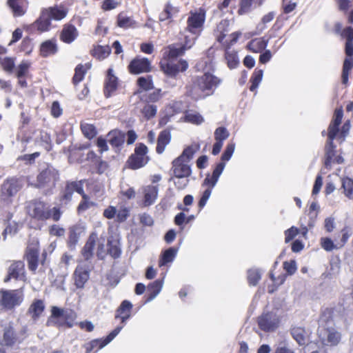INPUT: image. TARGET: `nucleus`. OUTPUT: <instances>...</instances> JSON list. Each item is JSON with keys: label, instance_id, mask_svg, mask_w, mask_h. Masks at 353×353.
<instances>
[{"label": "nucleus", "instance_id": "obj_31", "mask_svg": "<svg viewBox=\"0 0 353 353\" xmlns=\"http://www.w3.org/2000/svg\"><path fill=\"white\" fill-rule=\"evenodd\" d=\"M230 31V21L228 19H222L216 26L214 30V34L216 40L219 43H224V39Z\"/></svg>", "mask_w": 353, "mask_h": 353}, {"label": "nucleus", "instance_id": "obj_63", "mask_svg": "<svg viewBox=\"0 0 353 353\" xmlns=\"http://www.w3.org/2000/svg\"><path fill=\"white\" fill-rule=\"evenodd\" d=\"M300 230L295 226H292L289 229L285 230V243H288L292 241L299 233Z\"/></svg>", "mask_w": 353, "mask_h": 353}, {"label": "nucleus", "instance_id": "obj_42", "mask_svg": "<svg viewBox=\"0 0 353 353\" xmlns=\"http://www.w3.org/2000/svg\"><path fill=\"white\" fill-rule=\"evenodd\" d=\"M179 12V9L173 6L170 2L165 3L163 11L159 14V20L160 21H172V17Z\"/></svg>", "mask_w": 353, "mask_h": 353}, {"label": "nucleus", "instance_id": "obj_38", "mask_svg": "<svg viewBox=\"0 0 353 353\" xmlns=\"http://www.w3.org/2000/svg\"><path fill=\"white\" fill-rule=\"evenodd\" d=\"M137 85L138 90L135 92V94H141L143 91H148L154 89V83L152 75L145 77H140L137 80Z\"/></svg>", "mask_w": 353, "mask_h": 353}, {"label": "nucleus", "instance_id": "obj_61", "mask_svg": "<svg viewBox=\"0 0 353 353\" xmlns=\"http://www.w3.org/2000/svg\"><path fill=\"white\" fill-rule=\"evenodd\" d=\"M261 274L256 270H249L248 272V282L250 285H256L261 280Z\"/></svg>", "mask_w": 353, "mask_h": 353}, {"label": "nucleus", "instance_id": "obj_18", "mask_svg": "<svg viewBox=\"0 0 353 353\" xmlns=\"http://www.w3.org/2000/svg\"><path fill=\"white\" fill-rule=\"evenodd\" d=\"M11 279L25 280V264L22 261H13L7 270V275L4 278V283H8Z\"/></svg>", "mask_w": 353, "mask_h": 353}, {"label": "nucleus", "instance_id": "obj_39", "mask_svg": "<svg viewBox=\"0 0 353 353\" xmlns=\"http://www.w3.org/2000/svg\"><path fill=\"white\" fill-rule=\"evenodd\" d=\"M107 252L113 259H116L120 257L121 254V249L119 240L111 236L108 239Z\"/></svg>", "mask_w": 353, "mask_h": 353}, {"label": "nucleus", "instance_id": "obj_47", "mask_svg": "<svg viewBox=\"0 0 353 353\" xmlns=\"http://www.w3.org/2000/svg\"><path fill=\"white\" fill-rule=\"evenodd\" d=\"M322 135L327 136V141L325 147V165L326 167L329 166L331 163V123L328 125L327 132L323 130L322 132Z\"/></svg>", "mask_w": 353, "mask_h": 353}, {"label": "nucleus", "instance_id": "obj_55", "mask_svg": "<svg viewBox=\"0 0 353 353\" xmlns=\"http://www.w3.org/2000/svg\"><path fill=\"white\" fill-rule=\"evenodd\" d=\"M286 277H287L286 274H284L279 275L278 277H275L274 274L272 272H270V278L272 281V282L274 283V285H276V286H274V285L268 286V292L270 294L273 293L276 290L277 286L283 284L285 282Z\"/></svg>", "mask_w": 353, "mask_h": 353}, {"label": "nucleus", "instance_id": "obj_41", "mask_svg": "<svg viewBox=\"0 0 353 353\" xmlns=\"http://www.w3.org/2000/svg\"><path fill=\"white\" fill-rule=\"evenodd\" d=\"M3 342L6 346L12 347L19 343L17 334L12 326L6 327L3 330Z\"/></svg>", "mask_w": 353, "mask_h": 353}, {"label": "nucleus", "instance_id": "obj_58", "mask_svg": "<svg viewBox=\"0 0 353 353\" xmlns=\"http://www.w3.org/2000/svg\"><path fill=\"white\" fill-rule=\"evenodd\" d=\"M85 73L86 70L83 65L78 64L74 69V74L72 77V83L76 85L80 83L84 79Z\"/></svg>", "mask_w": 353, "mask_h": 353}, {"label": "nucleus", "instance_id": "obj_6", "mask_svg": "<svg viewBox=\"0 0 353 353\" xmlns=\"http://www.w3.org/2000/svg\"><path fill=\"white\" fill-rule=\"evenodd\" d=\"M341 39H345V52L347 57L343 61L342 70V83L347 84L350 71L353 68V28L349 26L344 28L343 32L339 35Z\"/></svg>", "mask_w": 353, "mask_h": 353}, {"label": "nucleus", "instance_id": "obj_46", "mask_svg": "<svg viewBox=\"0 0 353 353\" xmlns=\"http://www.w3.org/2000/svg\"><path fill=\"white\" fill-rule=\"evenodd\" d=\"M81 232V228L79 225H73L69 228L68 245L70 248L75 247Z\"/></svg>", "mask_w": 353, "mask_h": 353}, {"label": "nucleus", "instance_id": "obj_13", "mask_svg": "<svg viewBox=\"0 0 353 353\" xmlns=\"http://www.w3.org/2000/svg\"><path fill=\"white\" fill-rule=\"evenodd\" d=\"M161 70L168 77L176 78L179 72H183L188 68V63L185 59H179L176 63L172 60L162 59L159 63Z\"/></svg>", "mask_w": 353, "mask_h": 353}, {"label": "nucleus", "instance_id": "obj_3", "mask_svg": "<svg viewBox=\"0 0 353 353\" xmlns=\"http://www.w3.org/2000/svg\"><path fill=\"white\" fill-rule=\"evenodd\" d=\"M23 187L22 177L10 176L5 179L0 186V207L10 208Z\"/></svg>", "mask_w": 353, "mask_h": 353}, {"label": "nucleus", "instance_id": "obj_56", "mask_svg": "<svg viewBox=\"0 0 353 353\" xmlns=\"http://www.w3.org/2000/svg\"><path fill=\"white\" fill-rule=\"evenodd\" d=\"M31 63L28 61H22L16 69L17 77H26L29 73Z\"/></svg>", "mask_w": 353, "mask_h": 353}, {"label": "nucleus", "instance_id": "obj_28", "mask_svg": "<svg viewBox=\"0 0 353 353\" xmlns=\"http://www.w3.org/2000/svg\"><path fill=\"white\" fill-rule=\"evenodd\" d=\"M186 51L181 43H172L164 48L163 59L172 60L183 56Z\"/></svg>", "mask_w": 353, "mask_h": 353}, {"label": "nucleus", "instance_id": "obj_64", "mask_svg": "<svg viewBox=\"0 0 353 353\" xmlns=\"http://www.w3.org/2000/svg\"><path fill=\"white\" fill-rule=\"evenodd\" d=\"M32 40L28 37L23 38L20 45V51L29 54L32 51Z\"/></svg>", "mask_w": 353, "mask_h": 353}, {"label": "nucleus", "instance_id": "obj_4", "mask_svg": "<svg viewBox=\"0 0 353 353\" xmlns=\"http://www.w3.org/2000/svg\"><path fill=\"white\" fill-rule=\"evenodd\" d=\"M60 180V173L52 166L48 165L37 175L36 181L32 186L42 190L45 195L51 194Z\"/></svg>", "mask_w": 353, "mask_h": 353}, {"label": "nucleus", "instance_id": "obj_43", "mask_svg": "<svg viewBox=\"0 0 353 353\" xmlns=\"http://www.w3.org/2000/svg\"><path fill=\"white\" fill-rule=\"evenodd\" d=\"M163 279H157L150 283L147 288V301H152L161 290L163 287Z\"/></svg>", "mask_w": 353, "mask_h": 353}, {"label": "nucleus", "instance_id": "obj_44", "mask_svg": "<svg viewBox=\"0 0 353 353\" xmlns=\"http://www.w3.org/2000/svg\"><path fill=\"white\" fill-rule=\"evenodd\" d=\"M291 334L299 345H304L306 344L307 336L304 328L301 327H293L291 330Z\"/></svg>", "mask_w": 353, "mask_h": 353}, {"label": "nucleus", "instance_id": "obj_11", "mask_svg": "<svg viewBox=\"0 0 353 353\" xmlns=\"http://www.w3.org/2000/svg\"><path fill=\"white\" fill-rule=\"evenodd\" d=\"M40 246L37 240L30 241L25 250L23 259L27 261L28 270L35 274L41 261L39 259Z\"/></svg>", "mask_w": 353, "mask_h": 353}, {"label": "nucleus", "instance_id": "obj_33", "mask_svg": "<svg viewBox=\"0 0 353 353\" xmlns=\"http://www.w3.org/2000/svg\"><path fill=\"white\" fill-rule=\"evenodd\" d=\"M45 310L44 301L41 299H34L28 309V314L33 320H37Z\"/></svg>", "mask_w": 353, "mask_h": 353}, {"label": "nucleus", "instance_id": "obj_45", "mask_svg": "<svg viewBox=\"0 0 353 353\" xmlns=\"http://www.w3.org/2000/svg\"><path fill=\"white\" fill-rule=\"evenodd\" d=\"M163 96L160 88L154 89L152 92L144 94L140 97V100L143 102L150 103L159 101Z\"/></svg>", "mask_w": 353, "mask_h": 353}, {"label": "nucleus", "instance_id": "obj_27", "mask_svg": "<svg viewBox=\"0 0 353 353\" xmlns=\"http://www.w3.org/2000/svg\"><path fill=\"white\" fill-rule=\"evenodd\" d=\"M225 168V163L219 162L217 163L213 170L212 174H208L206 177L205 178L203 185L207 186V189H210L212 191L213 188L215 186L217 183L221 173L223 172Z\"/></svg>", "mask_w": 353, "mask_h": 353}, {"label": "nucleus", "instance_id": "obj_35", "mask_svg": "<svg viewBox=\"0 0 353 353\" xmlns=\"http://www.w3.org/2000/svg\"><path fill=\"white\" fill-rule=\"evenodd\" d=\"M171 141V133L169 130H163L160 132L158 138L157 143L156 147V152L157 154H162L167 145L170 143Z\"/></svg>", "mask_w": 353, "mask_h": 353}, {"label": "nucleus", "instance_id": "obj_37", "mask_svg": "<svg viewBox=\"0 0 353 353\" xmlns=\"http://www.w3.org/2000/svg\"><path fill=\"white\" fill-rule=\"evenodd\" d=\"M177 254V249L171 247L163 251L160 255L159 260V267L162 268L166 266L174 261Z\"/></svg>", "mask_w": 353, "mask_h": 353}, {"label": "nucleus", "instance_id": "obj_19", "mask_svg": "<svg viewBox=\"0 0 353 353\" xmlns=\"http://www.w3.org/2000/svg\"><path fill=\"white\" fill-rule=\"evenodd\" d=\"M171 171L174 178H188L192 173L188 162L178 157L172 161Z\"/></svg>", "mask_w": 353, "mask_h": 353}, {"label": "nucleus", "instance_id": "obj_29", "mask_svg": "<svg viewBox=\"0 0 353 353\" xmlns=\"http://www.w3.org/2000/svg\"><path fill=\"white\" fill-rule=\"evenodd\" d=\"M97 239V233L92 232L89 236L87 241L85 242L84 246L81 249V254L85 261H88L92 258Z\"/></svg>", "mask_w": 353, "mask_h": 353}, {"label": "nucleus", "instance_id": "obj_50", "mask_svg": "<svg viewBox=\"0 0 353 353\" xmlns=\"http://www.w3.org/2000/svg\"><path fill=\"white\" fill-rule=\"evenodd\" d=\"M14 57H0V66L3 71L8 73H12L15 68Z\"/></svg>", "mask_w": 353, "mask_h": 353}, {"label": "nucleus", "instance_id": "obj_20", "mask_svg": "<svg viewBox=\"0 0 353 353\" xmlns=\"http://www.w3.org/2000/svg\"><path fill=\"white\" fill-rule=\"evenodd\" d=\"M90 272L91 269L88 265L83 264L77 266L73 274L74 285L77 288L83 289L84 288L85 284L90 279Z\"/></svg>", "mask_w": 353, "mask_h": 353}, {"label": "nucleus", "instance_id": "obj_34", "mask_svg": "<svg viewBox=\"0 0 353 353\" xmlns=\"http://www.w3.org/2000/svg\"><path fill=\"white\" fill-rule=\"evenodd\" d=\"M269 38L267 37H262L252 39L247 45V48L255 53L261 52L268 46Z\"/></svg>", "mask_w": 353, "mask_h": 353}, {"label": "nucleus", "instance_id": "obj_5", "mask_svg": "<svg viewBox=\"0 0 353 353\" xmlns=\"http://www.w3.org/2000/svg\"><path fill=\"white\" fill-rule=\"evenodd\" d=\"M221 79L217 77L209 72H205L201 76L193 78L190 92L192 94L210 95L221 83Z\"/></svg>", "mask_w": 353, "mask_h": 353}, {"label": "nucleus", "instance_id": "obj_7", "mask_svg": "<svg viewBox=\"0 0 353 353\" xmlns=\"http://www.w3.org/2000/svg\"><path fill=\"white\" fill-rule=\"evenodd\" d=\"M206 18V10L203 8H199L189 12L186 21L185 30L192 35L199 37L204 29Z\"/></svg>", "mask_w": 353, "mask_h": 353}, {"label": "nucleus", "instance_id": "obj_49", "mask_svg": "<svg viewBox=\"0 0 353 353\" xmlns=\"http://www.w3.org/2000/svg\"><path fill=\"white\" fill-rule=\"evenodd\" d=\"M111 52L108 46H97L92 51V55L99 60H103L107 58Z\"/></svg>", "mask_w": 353, "mask_h": 353}, {"label": "nucleus", "instance_id": "obj_1", "mask_svg": "<svg viewBox=\"0 0 353 353\" xmlns=\"http://www.w3.org/2000/svg\"><path fill=\"white\" fill-rule=\"evenodd\" d=\"M68 8L63 4H54L41 9L39 16L32 23L25 24L23 29L32 35H40L52 29V21H60L68 14Z\"/></svg>", "mask_w": 353, "mask_h": 353}, {"label": "nucleus", "instance_id": "obj_53", "mask_svg": "<svg viewBox=\"0 0 353 353\" xmlns=\"http://www.w3.org/2000/svg\"><path fill=\"white\" fill-rule=\"evenodd\" d=\"M141 112L146 120H150L156 116L157 107L156 105L146 103L141 109Z\"/></svg>", "mask_w": 353, "mask_h": 353}, {"label": "nucleus", "instance_id": "obj_26", "mask_svg": "<svg viewBox=\"0 0 353 353\" xmlns=\"http://www.w3.org/2000/svg\"><path fill=\"white\" fill-rule=\"evenodd\" d=\"M132 307L133 305L130 301L124 300L117 309L114 319L121 321L122 324L121 326L123 327L126 321L130 318Z\"/></svg>", "mask_w": 353, "mask_h": 353}, {"label": "nucleus", "instance_id": "obj_9", "mask_svg": "<svg viewBox=\"0 0 353 353\" xmlns=\"http://www.w3.org/2000/svg\"><path fill=\"white\" fill-rule=\"evenodd\" d=\"M24 299L23 288L16 290H0V306L11 310L19 306Z\"/></svg>", "mask_w": 353, "mask_h": 353}, {"label": "nucleus", "instance_id": "obj_40", "mask_svg": "<svg viewBox=\"0 0 353 353\" xmlns=\"http://www.w3.org/2000/svg\"><path fill=\"white\" fill-rule=\"evenodd\" d=\"M108 141L113 148H120L125 142V134L118 130H111L108 134Z\"/></svg>", "mask_w": 353, "mask_h": 353}, {"label": "nucleus", "instance_id": "obj_48", "mask_svg": "<svg viewBox=\"0 0 353 353\" xmlns=\"http://www.w3.org/2000/svg\"><path fill=\"white\" fill-rule=\"evenodd\" d=\"M351 234L347 230L343 229L338 236H335L334 241L332 240V249L342 248Z\"/></svg>", "mask_w": 353, "mask_h": 353}, {"label": "nucleus", "instance_id": "obj_24", "mask_svg": "<svg viewBox=\"0 0 353 353\" xmlns=\"http://www.w3.org/2000/svg\"><path fill=\"white\" fill-rule=\"evenodd\" d=\"M59 50L56 38L45 40L39 46V55L43 58H47L55 55Z\"/></svg>", "mask_w": 353, "mask_h": 353}, {"label": "nucleus", "instance_id": "obj_14", "mask_svg": "<svg viewBox=\"0 0 353 353\" xmlns=\"http://www.w3.org/2000/svg\"><path fill=\"white\" fill-rule=\"evenodd\" d=\"M83 181H66L65 185L59 196L61 205H68L72 200L74 192L79 194H83Z\"/></svg>", "mask_w": 353, "mask_h": 353}, {"label": "nucleus", "instance_id": "obj_15", "mask_svg": "<svg viewBox=\"0 0 353 353\" xmlns=\"http://www.w3.org/2000/svg\"><path fill=\"white\" fill-rule=\"evenodd\" d=\"M257 324L263 332H274L279 327L280 319L276 314L272 312H263L258 316Z\"/></svg>", "mask_w": 353, "mask_h": 353}, {"label": "nucleus", "instance_id": "obj_16", "mask_svg": "<svg viewBox=\"0 0 353 353\" xmlns=\"http://www.w3.org/2000/svg\"><path fill=\"white\" fill-rule=\"evenodd\" d=\"M128 71L130 74L137 75L148 73L152 70L151 61L146 57L136 56L129 63Z\"/></svg>", "mask_w": 353, "mask_h": 353}, {"label": "nucleus", "instance_id": "obj_8", "mask_svg": "<svg viewBox=\"0 0 353 353\" xmlns=\"http://www.w3.org/2000/svg\"><path fill=\"white\" fill-rule=\"evenodd\" d=\"M148 148L143 143L136 145L134 152L131 154L125 162L127 168L136 170L145 167L150 160L148 155Z\"/></svg>", "mask_w": 353, "mask_h": 353}, {"label": "nucleus", "instance_id": "obj_32", "mask_svg": "<svg viewBox=\"0 0 353 353\" xmlns=\"http://www.w3.org/2000/svg\"><path fill=\"white\" fill-rule=\"evenodd\" d=\"M116 25L122 29L135 28L137 27V23L134 18L128 16L124 12H121L117 14Z\"/></svg>", "mask_w": 353, "mask_h": 353}, {"label": "nucleus", "instance_id": "obj_30", "mask_svg": "<svg viewBox=\"0 0 353 353\" xmlns=\"http://www.w3.org/2000/svg\"><path fill=\"white\" fill-rule=\"evenodd\" d=\"M264 1L265 0H239L237 13L239 15L247 14L252 12L254 6H261Z\"/></svg>", "mask_w": 353, "mask_h": 353}, {"label": "nucleus", "instance_id": "obj_17", "mask_svg": "<svg viewBox=\"0 0 353 353\" xmlns=\"http://www.w3.org/2000/svg\"><path fill=\"white\" fill-rule=\"evenodd\" d=\"M123 326H117L105 338L96 339L84 345L85 353H95L108 345L120 332Z\"/></svg>", "mask_w": 353, "mask_h": 353}, {"label": "nucleus", "instance_id": "obj_59", "mask_svg": "<svg viewBox=\"0 0 353 353\" xmlns=\"http://www.w3.org/2000/svg\"><path fill=\"white\" fill-rule=\"evenodd\" d=\"M82 197V200L80 201L78 207H77V212L78 214H81L87 210H88L91 206L94 205L92 202H90L89 196L85 194L83 192V194H80Z\"/></svg>", "mask_w": 353, "mask_h": 353}, {"label": "nucleus", "instance_id": "obj_60", "mask_svg": "<svg viewBox=\"0 0 353 353\" xmlns=\"http://www.w3.org/2000/svg\"><path fill=\"white\" fill-rule=\"evenodd\" d=\"M342 188L345 196L353 199V181L350 178L343 179Z\"/></svg>", "mask_w": 353, "mask_h": 353}, {"label": "nucleus", "instance_id": "obj_52", "mask_svg": "<svg viewBox=\"0 0 353 353\" xmlns=\"http://www.w3.org/2000/svg\"><path fill=\"white\" fill-rule=\"evenodd\" d=\"M80 128L84 137L90 140L95 137L97 134V129L92 124L81 123Z\"/></svg>", "mask_w": 353, "mask_h": 353}, {"label": "nucleus", "instance_id": "obj_21", "mask_svg": "<svg viewBox=\"0 0 353 353\" xmlns=\"http://www.w3.org/2000/svg\"><path fill=\"white\" fill-rule=\"evenodd\" d=\"M6 5L14 17L26 14L29 7L28 0H7Z\"/></svg>", "mask_w": 353, "mask_h": 353}, {"label": "nucleus", "instance_id": "obj_10", "mask_svg": "<svg viewBox=\"0 0 353 353\" xmlns=\"http://www.w3.org/2000/svg\"><path fill=\"white\" fill-rule=\"evenodd\" d=\"M241 35V32H234L230 34V39L226 40L224 43H223V48L225 51L224 57L226 61L227 66L230 70L236 68L239 65L237 52L235 50H230V48L238 41Z\"/></svg>", "mask_w": 353, "mask_h": 353}, {"label": "nucleus", "instance_id": "obj_22", "mask_svg": "<svg viewBox=\"0 0 353 353\" xmlns=\"http://www.w3.org/2000/svg\"><path fill=\"white\" fill-rule=\"evenodd\" d=\"M79 36V31L71 23H66L63 26L59 33V39L64 43H72Z\"/></svg>", "mask_w": 353, "mask_h": 353}, {"label": "nucleus", "instance_id": "obj_25", "mask_svg": "<svg viewBox=\"0 0 353 353\" xmlns=\"http://www.w3.org/2000/svg\"><path fill=\"white\" fill-rule=\"evenodd\" d=\"M214 135L215 143L212 147V154L215 156L220 152L223 141L229 137L230 133L225 127H219L215 130Z\"/></svg>", "mask_w": 353, "mask_h": 353}, {"label": "nucleus", "instance_id": "obj_54", "mask_svg": "<svg viewBox=\"0 0 353 353\" xmlns=\"http://www.w3.org/2000/svg\"><path fill=\"white\" fill-rule=\"evenodd\" d=\"M199 145H191L185 148L181 154L178 157V158H180L183 160H185L186 162H188L190 161V159H192L194 154L196 152V151L199 150Z\"/></svg>", "mask_w": 353, "mask_h": 353}, {"label": "nucleus", "instance_id": "obj_57", "mask_svg": "<svg viewBox=\"0 0 353 353\" xmlns=\"http://www.w3.org/2000/svg\"><path fill=\"white\" fill-rule=\"evenodd\" d=\"M184 121L192 124L199 125L204 121V119L198 112H187L184 116Z\"/></svg>", "mask_w": 353, "mask_h": 353}, {"label": "nucleus", "instance_id": "obj_23", "mask_svg": "<svg viewBox=\"0 0 353 353\" xmlns=\"http://www.w3.org/2000/svg\"><path fill=\"white\" fill-rule=\"evenodd\" d=\"M119 79L114 74L113 70L109 68L104 82L103 94L106 98L110 97L117 90Z\"/></svg>", "mask_w": 353, "mask_h": 353}, {"label": "nucleus", "instance_id": "obj_36", "mask_svg": "<svg viewBox=\"0 0 353 353\" xmlns=\"http://www.w3.org/2000/svg\"><path fill=\"white\" fill-rule=\"evenodd\" d=\"M157 185H148L143 189V205L150 206L153 204L158 196Z\"/></svg>", "mask_w": 353, "mask_h": 353}, {"label": "nucleus", "instance_id": "obj_51", "mask_svg": "<svg viewBox=\"0 0 353 353\" xmlns=\"http://www.w3.org/2000/svg\"><path fill=\"white\" fill-rule=\"evenodd\" d=\"M263 72L260 69H255L250 78L251 85L250 86V90L254 92L258 88L263 78Z\"/></svg>", "mask_w": 353, "mask_h": 353}, {"label": "nucleus", "instance_id": "obj_62", "mask_svg": "<svg viewBox=\"0 0 353 353\" xmlns=\"http://www.w3.org/2000/svg\"><path fill=\"white\" fill-rule=\"evenodd\" d=\"M234 148L235 144L234 143H228L223 153L221 155V162L225 163V161H229L234 153Z\"/></svg>", "mask_w": 353, "mask_h": 353}, {"label": "nucleus", "instance_id": "obj_2", "mask_svg": "<svg viewBox=\"0 0 353 353\" xmlns=\"http://www.w3.org/2000/svg\"><path fill=\"white\" fill-rule=\"evenodd\" d=\"M25 210L30 221L35 223H44L49 219L58 222L63 214L60 207L50 208L49 203L41 199H34L28 201Z\"/></svg>", "mask_w": 353, "mask_h": 353}, {"label": "nucleus", "instance_id": "obj_12", "mask_svg": "<svg viewBox=\"0 0 353 353\" xmlns=\"http://www.w3.org/2000/svg\"><path fill=\"white\" fill-rule=\"evenodd\" d=\"M343 116V110L342 107L337 108L334 111V121L332 124V141L336 139L339 141L340 143L343 142L346 137L349 134L350 130V122L349 120H347L341 128H339V125L341 123V119Z\"/></svg>", "mask_w": 353, "mask_h": 353}]
</instances>
